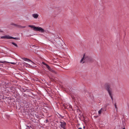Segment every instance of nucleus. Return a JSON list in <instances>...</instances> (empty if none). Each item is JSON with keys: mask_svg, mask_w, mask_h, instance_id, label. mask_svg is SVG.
<instances>
[{"mask_svg": "<svg viewBox=\"0 0 129 129\" xmlns=\"http://www.w3.org/2000/svg\"><path fill=\"white\" fill-rule=\"evenodd\" d=\"M28 26L33 28L35 31H38L42 33L44 32L45 31L43 29L40 27H36L33 25H29Z\"/></svg>", "mask_w": 129, "mask_h": 129, "instance_id": "f257e3e1", "label": "nucleus"}, {"mask_svg": "<svg viewBox=\"0 0 129 129\" xmlns=\"http://www.w3.org/2000/svg\"><path fill=\"white\" fill-rule=\"evenodd\" d=\"M106 89L108 91L109 94L110 96L111 99L112 100H113V98L112 95V88L110 87V85L108 84H106Z\"/></svg>", "mask_w": 129, "mask_h": 129, "instance_id": "f03ea898", "label": "nucleus"}, {"mask_svg": "<svg viewBox=\"0 0 129 129\" xmlns=\"http://www.w3.org/2000/svg\"><path fill=\"white\" fill-rule=\"evenodd\" d=\"M2 39H14L16 40H18L19 39L18 38L13 37L10 36L9 35H7L1 37Z\"/></svg>", "mask_w": 129, "mask_h": 129, "instance_id": "7ed1b4c3", "label": "nucleus"}, {"mask_svg": "<svg viewBox=\"0 0 129 129\" xmlns=\"http://www.w3.org/2000/svg\"><path fill=\"white\" fill-rule=\"evenodd\" d=\"M60 125L61 127L63 129H66V123L64 121L60 122Z\"/></svg>", "mask_w": 129, "mask_h": 129, "instance_id": "20e7f679", "label": "nucleus"}, {"mask_svg": "<svg viewBox=\"0 0 129 129\" xmlns=\"http://www.w3.org/2000/svg\"><path fill=\"white\" fill-rule=\"evenodd\" d=\"M11 25H12L16 27H17L19 28H24L25 27V26H21L20 25H18L17 24L14 23H11Z\"/></svg>", "mask_w": 129, "mask_h": 129, "instance_id": "39448f33", "label": "nucleus"}, {"mask_svg": "<svg viewBox=\"0 0 129 129\" xmlns=\"http://www.w3.org/2000/svg\"><path fill=\"white\" fill-rule=\"evenodd\" d=\"M44 65L46 66V67L49 71L52 72H55L54 71L50 68V67L48 65L46 64V63H45Z\"/></svg>", "mask_w": 129, "mask_h": 129, "instance_id": "423d86ee", "label": "nucleus"}, {"mask_svg": "<svg viewBox=\"0 0 129 129\" xmlns=\"http://www.w3.org/2000/svg\"><path fill=\"white\" fill-rule=\"evenodd\" d=\"M87 57H86V56H85V54H84L83 55V57H82V59L80 61V63L82 62L83 60H85V61H87Z\"/></svg>", "mask_w": 129, "mask_h": 129, "instance_id": "0eeeda50", "label": "nucleus"}, {"mask_svg": "<svg viewBox=\"0 0 129 129\" xmlns=\"http://www.w3.org/2000/svg\"><path fill=\"white\" fill-rule=\"evenodd\" d=\"M87 60L90 61L91 62H93V60L91 57H89L88 56H86Z\"/></svg>", "mask_w": 129, "mask_h": 129, "instance_id": "6e6552de", "label": "nucleus"}, {"mask_svg": "<svg viewBox=\"0 0 129 129\" xmlns=\"http://www.w3.org/2000/svg\"><path fill=\"white\" fill-rule=\"evenodd\" d=\"M33 17L35 19H37L39 16V15L37 14H32Z\"/></svg>", "mask_w": 129, "mask_h": 129, "instance_id": "1a4fd4ad", "label": "nucleus"}, {"mask_svg": "<svg viewBox=\"0 0 129 129\" xmlns=\"http://www.w3.org/2000/svg\"><path fill=\"white\" fill-rule=\"evenodd\" d=\"M104 108H102L100 110L98 111V112L99 114H101V113L104 111Z\"/></svg>", "mask_w": 129, "mask_h": 129, "instance_id": "9d476101", "label": "nucleus"}, {"mask_svg": "<svg viewBox=\"0 0 129 129\" xmlns=\"http://www.w3.org/2000/svg\"><path fill=\"white\" fill-rule=\"evenodd\" d=\"M23 59L25 61L28 60V61H30V60L29 59H28L26 58H23Z\"/></svg>", "mask_w": 129, "mask_h": 129, "instance_id": "9b49d317", "label": "nucleus"}, {"mask_svg": "<svg viewBox=\"0 0 129 129\" xmlns=\"http://www.w3.org/2000/svg\"><path fill=\"white\" fill-rule=\"evenodd\" d=\"M12 44H13V45H14L16 47H18V46L17 45V44H15V43H14V42H12Z\"/></svg>", "mask_w": 129, "mask_h": 129, "instance_id": "f8f14e48", "label": "nucleus"}, {"mask_svg": "<svg viewBox=\"0 0 129 129\" xmlns=\"http://www.w3.org/2000/svg\"><path fill=\"white\" fill-rule=\"evenodd\" d=\"M9 63H10L12 64H16V63H15L13 62H9Z\"/></svg>", "mask_w": 129, "mask_h": 129, "instance_id": "ddd939ff", "label": "nucleus"}, {"mask_svg": "<svg viewBox=\"0 0 129 129\" xmlns=\"http://www.w3.org/2000/svg\"><path fill=\"white\" fill-rule=\"evenodd\" d=\"M115 108L116 109H117V106H116V104L115 103Z\"/></svg>", "mask_w": 129, "mask_h": 129, "instance_id": "4468645a", "label": "nucleus"}, {"mask_svg": "<svg viewBox=\"0 0 129 129\" xmlns=\"http://www.w3.org/2000/svg\"><path fill=\"white\" fill-rule=\"evenodd\" d=\"M6 62L5 61H0V63H4L5 62Z\"/></svg>", "mask_w": 129, "mask_h": 129, "instance_id": "2eb2a0df", "label": "nucleus"}, {"mask_svg": "<svg viewBox=\"0 0 129 129\" xmlns=\"http://www.w3.org/2000/svg\"><path fill=\"white\" fill-rule=\"evenodd\" d=\"M3 31L1 29H0V32H3Z\"/></svg>", "mask_w": 129, "mask_h": 129, "instance_id": "dca6fc26", "label": "nucleus"}, {"mask_svg": "<svg viewBox=\"0 0 129 129\" xmlns=\"http://www.w3.org/2000/svg\"><path fill=\"white\" fill-rule=\"evenodd\" d=\"M78 129H82V128L81 127H79L78 128Z\"/></svg>", "mask_w": 129, "mask_h": 129, "instance_id": "f3484780", "label": "nucleus"}, {"mask_svg": "<svg viewBox=\"0 0 129 129\" xmlns=\"http://www.w3.org/2000/svg\"><path fill=\"white\" fill-rule=\"evenodd\" d=\"M48 121V119H47V120H46V122H47Z\"/></svg>", "mask_w": 129, "mask_h": 129, "instance_id": "a211bd4d", "label": "nucleus"}, {"mask_svg": "<svg viewBox=\"0 0 129 129\" xmlns=\"http://www.w3.org/2000/svg\"><path fill=\"white\" fill-rule=\"evenodd\" d=\"M83 127L84 128H85V126H84Z\"/></svg>", "mask_w": 129, "mask_h": 129, "instance_id": "6ab92c4d", "label": "nucleus"}, {"mask_svg": "<svg viewBox=\"0 0 129 129\" xmlns=\"http://www.w3.org/2000/svg\"><path fill=\"white\" fill-rule=\"evenodd\" d=\"M43 64L44 65L45 63L44 62H43Z\"/></svg>", "mask_w": 129, "mask_h": 129, "instance_id": "aec40b11", "label": "nucleus"}, {"mask_svg": "<svg viewBox=\"0 0 129 129\" xmlns=\"http://www.w3.org/2000/svg\"><path fill=\"white\" fill-rule=\"evenodd\" d=\"M122 129H125V128H124Z\"/></svg>", "mask_w": 129, "mask_h": 129, "instance_id": "412c9836", "label": "nucleus"}, {"mask_svg": "<svg viewBox=\"0 0 129 129\" xmlns=\"http://www.w3.org/2000/svg\"><path fill=\"white\" fill-rule=\"evenodd\" d=\"M84 61L83 62V63L84 62Z\"/></svg>", "mask_w": 129, "mask_h": 129, "instance_id": "4be33fe9", "label": "nucleus"}]
</instances>
